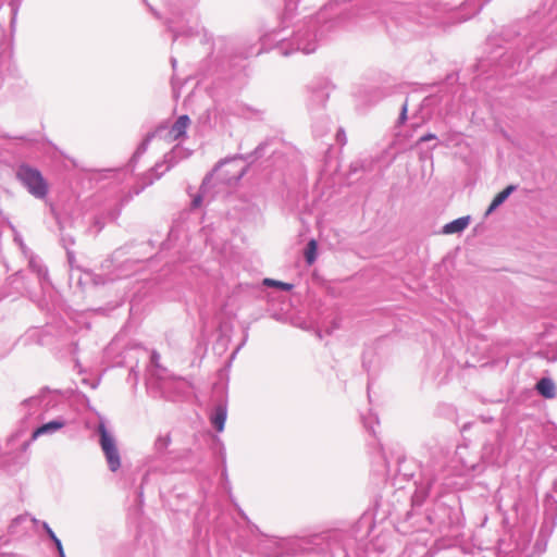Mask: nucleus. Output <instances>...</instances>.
I'll return each mask as SVG.
<instances>
[{"label": "nucleus", "instance_id": "obj_15", "mask_svg": "<svg viewBox=\"0 0 557 557\" xmlns=\"http://www.w3.org/2000/svg\"><path fill=\"white\" fill-rule=\"evenodd\" d=\"M48 533L53 541L54 539H58L51 530H48Z\"/></svg>", "mask_w": 557, "mask_h": 557}, {"label": "nucleus", "instance_id": "obj_3", "mask_svg": "<svg viewBox=\"0 0 557 557\" xmlns=\"http://www.w3.org/2000/svg\"><path fill=\"white\" fill-rule=\"evenodd\" d=\"M189 123L190 120L187 115H181L169 132L170 138L172 140H176L180 137L184 136Z\"/></svg>", "mask_w": 557, "mask_h": 557}, {"label": "nucleus", "instance_id": "obj_9", "mask_svg": "<svg viewBox=\"0 0 557 557\" xmlns=\"http://www.w3.org/2000/svg\"><path fill=\"white\" fill-rule=\"evenodd\" d=\"M318 243L315 239H311L305 250V258L309 265H311L317 259Z\"/></svg>", "mask_w": 557, "mask_h": 557}, {"label": "nucleus", "instance_id": "obj_11", "mask_svg": "<svg viewBox=\"0 0 557 557\" xmlns=\"http://www.w3.org/2000/svg\"><path fill=\"white\" fill-rule=\"evenodd\" d=\"M202 203V196L196 195L193 199L191 206L194 209L199 208Z\"/></svg>", "mask_w": 557, "mask_h": 557}, {"label": "nucleus", "instance_id": "obj_8", "mask_svg": "<svg viewBox=\"0 0 557 557\" xmlns=\"http://www.w3.org/2000/svg\"><path fill=\"white\" fill-rule=\"evenodd\" d=\"M63 425L64 423L62 421H50L35 430L33 433V438L35 440L38 436L44 435L46 433L58 431L62 429Z\"/></svg>", "mask_w": 557, "mask_h": 557}, {"label": "nucleus", "instance_id": "obj_4", "mask_svg": "<svg viewBox=\"0 0 557 557\" xmlns=\"http://www.w3.org/2000/svg\"><path fill=\"white\" fill-rule=\"evenodd\" d=\"M469 223H470L469 216H461V218H458V219L445 224L443 226L442 232H443V234H446V235L460 233L468 227Z\"/></svg>", "mask_w": 557, "mask_h": 557}, {"label": "nucleus", "instance_id": "obj_5", "mask_svg": "<svg viewBox=\"0 0 557 557\" xmlns=\"http://www.w3.org/2000/svg\"><path fill=\"white\" fill-rule=\"evenodd\" d=\"M536 391L545 398H554L556 396L555 384L550 379L543 377L536 383Z\"/></svg>", "mask_w": 557, "mask_h": 557}, {"label": "nucleus", "instance_id": "obj_10", "mask_svg": "<svg viewBox=\"0 0 557 557\" xmlns=\"http://www.w3.org/2000/svg\"><path fill=\"white\" fill-rule=\"evenodd\" d=\"M262 284L268 287H275V288H280V289L287 290V292L293 288V284L285 283L282 281H276V280L269 278V277L264 278L262 281Z\"/></svg>", "mask_w": 557, "mask_h": 557}, {"label": "nucleus", "instance_id": "obj_2", "mask_svg": "<svg viewBox=\"0 0 557 557\" xmlns=\"http://www.w3.org/2000/svg\"><path fill=\"white\" fill-rule=\"evenodd\" d=\"M100 434V446L104 453L111 471L115 472L121 466L120 454L116 448L114 438L108 433L103 423L98 428Z\"/></svg>", "mask_w": 557, "mask_h": 557}, {"label": "nucleus", "instance_id": "obj_14", "mask_svg": "<svg viewBox=\"0 0 557 557\" xmlns=\"http://www.w3.org/2000/svg\"><path fill=\"white\" fill-rule=\"evenodd\" d=\"M407 119V106L405 104L403 108V112L400 114V121L404 122Z\"/></svg>", "mask_w": 557, "mask_h": 557}, {"label": "nucleus", "instance_id": "obj_13", "mask_svg": "<svg viewBox=\"0 0 557 557\" xmlns=\"http://www.w3.org/2000/svg\"><path fill=\"white\" fill-rule=\"evenodd\" d=\"M54 543L61 557H64L63 547L59 539H54Z\"/></svg>", "mask_w": 557, "mask_h": 557}, {"label": "nucleus", "instance_id": "obj_1", "mask_svg": "<svg viewBox=\"0 0 557 557\" xmlns=\"http://www.w3.org/2000/svg\"><path fill=\"white\" fill-rule=\"evenodd\" d=\"M17 177L34 197L42 199L47 196L48 184L37 169L23 164L17 170Z\"/></svg>", "mask_w": 557, "mask_h": 557}, {"label": "nucleus", "instance_id": "obj_7", "mask_svg": "<svg viewBox=\"0 0 557 557\" xmlns=\"http://www.w3.org/2000/svg\"><path fill=\"white\" fill-rule=\"evenodd\" d=\"M516 189L513 185L507 186L504 190L498 193L494 199L492 200L487 213H491L493 210H495L498 206H500L508 197L509 195Z\"/></svg>", "mask_w": 557, "mask_h": 557}, {"label": "nucleus", "instance_id": "obj_12", "mask_svg": "<svg viewBox=\"0 0 557 557\" xmlns=\"http://www.w3.org/2000/svg\"><path fill=\"white\" fill-rule=\"evenodd\" d=\"M435 138H436V136L434 134L430 133V134H426V135L420 137L419 143L428 141V140L435 139Z\"/></svg>", "mask_w": 557, "mask_h": 557}, {"label": "nucleus", "instance_id": "obj_6", "mask_svg": "<svg viewBox=\"0 0 557 557\" xmlns=\"http://www.w3.org/2000/svg\"><path fill=\"white\" fill-rule=\"evenodd\" d=\"M227 409L225 406L221 405L215 408L214 414L211 418V423L214 425L218 432H222L224 430Z\"/></svg>", "mask_w": 557, "mask_h": 557}]
</instances>
